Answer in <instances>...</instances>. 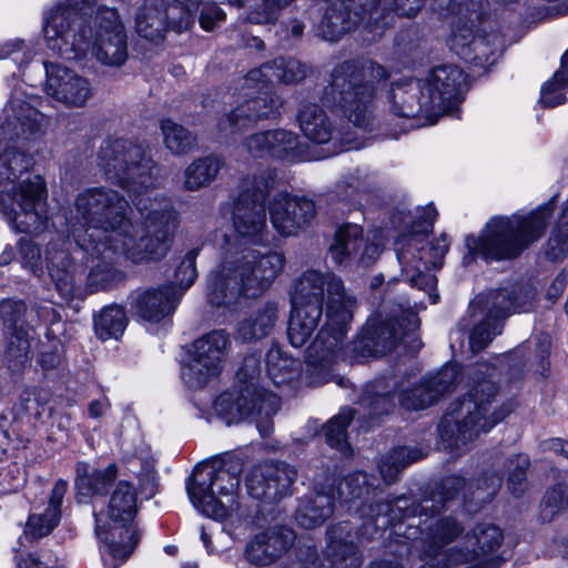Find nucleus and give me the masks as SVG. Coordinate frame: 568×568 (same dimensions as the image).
Listing matches in <instances>:
<instances>
[{"label": "nucleus", "mask_w": 568, "mask_h": 568, "mask_svg": "<svg viewBox=\"0 0 568 568\" xmlns=\"http://www.w3.org/2000/svg\"><path fill=\"white\" fill-rule=\"evenodd\" d=\"M106 180L119 184L133 199L143 219L133 224L126 216L129 203L116 191L91 187L75 199L72 237L78 254L102 260L122 254L134 263L161 260L170 250L178 227V215L168 204L152 199L155 184L153 162L142 146L129 140H106L100 148L99 162Z\"/></svg>", "instance_id": "obj_1"}, {"label": "nucleus", "mask_w": 568, "mask_h": 568, "mask_svg": "<svg viewBox=\"0 0 568 568\" xmlns=\"http://www.w3.org/2000/svg\"><path fill=\"white\" fill-rule=\"evenodd\" d=\"M274 185L273 171L261 176L248 175L241 182L233 211V225L241 244L227 251L207 278L206 296L215 307L231 308L242 300L262 296L284 270L282 253L260 250L270 241L264 196Z\"/></svg>", "instance_id": "obj_2"}, {"label": "nucleus", "mask_w": 568, "mask_h": 568, "mask_svg": "<svg viewBox=\"0 0 568 568\" xmlns=\"http://www.w3.org/2000/svg\"><path fill=\"white\" fill-rule=\"evenodd\" d=\"M325 292L326 322L307 349V359L312 365L329 363L345 354L344 337L356 308V300L345 292L339 277L332 273L306 271L291 298L287 335L294 347L303 346L317 327Z\"/></svg>", "instance_id": "obj_3"}, {"label": "nucleus", "mask_w": 568, "mask_h": 568, "mask_svg": "<svg viewBox=\"0 0 568 568\" xmlns=\"http://www.w3.org/2000/svg\"><path fill=\"white\" fill-rule=\"evenodd\" d=\"M341 505L348 511H355L364 519L361 534L355 536L349 524L344 521L328 529L325 560L317 562V555L308 550L304 559L305 568H359L362 557L355 546V540L372 539L379 528L392 525L395 520L407 515L402 514V506L392 507L383 501L382 491L371 488L367 475L356 473L344 478L337 487Z\"/></svg>", "instance_id": "obj_4"}, {"label": "nucleus", "mask_w": 568, "mask_h": 568, "mask_svg": "<svg viewBox=\"0 0 568 568\" xmlns=\"http://www.w3.org/2000/svg\"><path fill=\"white\" fill-rule=\"evenodd\" d=\"M43 32L49 49L68 59L80 58L90 50L106 65H121L126 60V37L114 10L100 11L92 41L83 26L71 28L70 12L61 6L44 17Z\"/></svg>", "instance_id": "obj_5"}, {"label": "nucleus", "mask_w": 568, "mask_h": 568, "mask_svg": "<svg viewBox=\"0 0 568 568\" xmlns=\"http://www.w3.org/2000/svg\"><path fill=\"white\" fill-rule=\"evenodd\" d=\"M462 528L452 517H430L423 530L425 560L435 561L422 568H495L499 558L495 556L503 544V530L490 523L478 524L462 541L442 555L440 548L453 540Z\"/></svg>", "instance_id": "obj_6"}, {"label": "nucleus", "mask_w": 568, "mask_h": 568, "mask_svg": "<svg viewBox=\"0 0 568 568\" xmlns=\"http://www.w3.org/2000/svg\"><path fill=\"white\" fill-rule=\"evenodd\" d=\"M306 74L305 65L296 59H278L258 69L251 70L235 87V106L219 121V131L233 135L251 128L258 120L275 116L278 102L265 91L274 80L293 83Z\"/></svg>", "instance_id": "obj_7"}, {"label": "nucleus", "mask_w": 568, "mask_h": 568, "mask_svg": "<svg viewBox=\"0 0 568 568\" xmlns=\"http://www.w3.org/2000/svg\"><path fill=\"white\" fill-rule=\"evenodd\" d=\"M388 72L372 60L338 64L325 88L323 102L337 108L351 122L364 128L382 102Z\"/></svg>", "instance_id": "obj_8"}, {"label": "nucleus", "mask_w": 568, "mask_h": 568, "mask_svg": "<svg viewBox=\"0 0 568 568\" xmlns=\"http://www.w3.org/2000/svg\"><path fill=\"white\" fill-rule=\"evenodd\" d=\"M240 478L225 465L213 462L194 469L186 483L193 507L203 516L223 523V530L237 539L251 525L246 508L237 500Z\"/></svg>", "instance_id": "obj_9"}, {"label": "nucleus", "mask_w": 568, "mask_h": 568, "mask_svg": "<svg viewBox=\"0 0 568 568\" xmlns=\"http://www.w3.org/2000/svg\"><path fill=\"white\" fill-rule=\"evenodd\" d=\"M552 215L551 205L540 206L528 213L490 217L478 235H468V253L486 260L515 258L538 241Z\"/></svg>", "instance_id": "obj_10"}, {"label": "nucleus", "mask_w": 568, "mask_h": 568, "mask_svg": "<svg viewBox=\"0 0 568 568\" xmlns=\"http://www.w3.org/2000/svg\"><path fill=\"white\" fill-rule=\"evenodd\" d=\"M510 413V407L496 398V386L491 381L479 382L468 389L463 399L453 404L439 424V436L444 448L460 449L489 432Z\"/></svg>", "instance_id": "obj_11"}, {"label": "nucleus", "mask_w": 568, "mask_h": 568, "mask_svg": "<svg viewBox=\"0 0 568 568\" xmlns=\"http://www.w3.org/2000/svg\"><path fill=\"white\" fill-rule=\"evenodd\" d=\"M30 166V159L14 149H7L0 155V209L20 232L39 233L47 222V190L41 176L23 180L16 186V179Z\"/></svg>", "instance_id": "obj_12"}, {"label": "nucleus", "mask_w": 568, "mask_h": 568, "mask_svg": "<svg viewBox=\"0 0 568 568\" xmlns=\"http://www.w3.org/2000/svg\"><path fill=\"white\" fill-rule=\"evenodd\" d=\"M466 82L464 72L454 64L434 68L423 81L416 82L409 91L392 88L386 94L394 114L398 116L454 114L460 102Z\"/></svg>", "instance_id": "obj_13"}, {"label": "nucleus", "mask_w": 568, "mask_h": 568, "mask_svg": "<svg viewBox=\"0 0 568 568\" xmlns=\"http://www.w3.org/2000/svg\"><path fill=\"white\" fill-rule=\"evenodd\" d=\"M436 215L437 211L432 204L416 209L413 231L395 243L397 258L406 281L412 286L425 291L430 304H436L439 298L435 291L437 280L435 275L423 272V268L440 267L448 250V240L445 235L432 241L428 239L427 232Z\"/></svg>", "instance_id": "obj_14"}, {"label": "nucleus", "mask_w": 568, "mask_h": 568, "mask_svg": "<svg viewBox=\"0 0 568 568\" xmlns=\"http://www.w3.org/2000/svg\"><path fill=\"white\" fill-rule=\"evenodd\" d=\"M138 505L133 485L121 480L111 494L106 510L95 515V532L105 568H118L133 552L140 538L133 525Z\"/></svg>", "instance_id": "obj_15"}, {"label": "nucleus", "mask_w": 568, "mask_h": 568, "mask_svg": "<svg viewBox=\"0 0 568 568\" xmlns=\"http://www.w3.org/2000/svg\"><path fill=\"white\" fill-rule=\"evenodd\" d=\"M255 371H258V361L254 356L245 358L239 373L245 379V387L221 394L213 403V410L226 425L252 422L260 434L266 436L280 407V397L254 382Z\"/></svg>", "instance_id": "obj_16"}, {"label": "nucleus", "mask_w": 568, "mask_h": 568, "mask_svg": "<svg viewBox=\"0 0 568 568\" xmlns=\"http://www.w3.org/2000/svg\"><path fill=\"white\" fill-rule=\"evenodd\" d=\"M230 345L223 331H213L193 342L181 377L191 389H199L215 379L223 367Z\"/></svg>", "instance_id": "obj_17"}, {"label": "nucleus", "mask_w": 568, "mask_h": 568, "mask_svg": "<svg viewBox=\"0 0 568 568\" xmlns=\"http://www.w3.org/2000/svg\"><path fill=\"white\" fill-rule=\"evenodd\" d=\"M418 327L419 320L410 311L381 324L375 318H369L358 342L363 346L361 355L381 356L399 341L408 344L412 351H416L420 347L416 336Z\"/></svg>", "instance_id": "obj_18"}, {"label": "nucleus", "mask_w": 568, "mask_h": 568, "mask_svg": "<svg viewBox=\"0 0 568 568\" xmlns=\"http://www.w3.org/2000/svg\"><path fill=\"white\" fill-rule=\"evenodd\" d=\"M473 316L478 322L474 327L469 345L473 352H479L501 332L503 320L511 312H526L525 306L513 304L505 292H491L477 296L470 304Z\"/></svg>", "instance_id": "obj_19"}, {"label": "nucleus", "mask_w": 568, "mask_h": 568, "mask_svg": "<svg viewBox=\"0 0 568 568\" xmlns=\"http://www.w3.org/2000/svg\"><path fill=\"white\" fill-rule=\"evenodd\" d=\"M0 313L6 333L9 335L7 346L8 367L12 372L20 371L30 348V324L27 306L21 301L7 300L1 303Z\"/></svg>", "instance_id": "obj_20"}, {"label": "nucleus", "mask_w": 568, "mask_h": 568, "mask_svg": "<svg viewBox=\"0 0 568 568\" xmlns=\"http://www.w3.org/2000/svg\"><path fill=\"white\" fill-rule=\"evenodd\" d=\"M296 470L287 464H264L253 468L246 478L248 494L267 503H275L292 493Z\"/></svg>", "instance_id": "obj_21"}, {"label": "nucleus", "mask_w": 568, "mask_h": 568, "mask_svg": "<svg viewBox=\"0 0 568 568\" xmlns=\"http://www.w3.org/2000/svg\"><path fill=\"white\" fill-rule=\"evenodd\" d=\"M460 369L456 365L445 366L436 375L418 385L403 389L399 393V404L408 410L424 409L453 388L460 387L457 382Z\"/></svg>", "instance_id": "obj_22"}, {"label": "nucleus", "mask_w": 568, "mask_h": 568, "mask_svg": "<svg viewBox=\"0 0 568 568\" xmlns=\"http://www.w3.org/2000/svg\"><path fill=\"white\" fill-rule=\"evenodd\" d=\"M45 91L68 106H82L91 98L92 89L88 79L74 71L52 63H45Z\"/></svg>", "instance_id": "obj_23"}, {"label": "nucleus", "mask_w": 568, "mask_h": 568, "mask_svg": "<svg viewBox=\"0 0 568 568\" xmlns=\"http://www.w3.org/2000/svg\"><path fill=\"white\" fill-rule=\"evenodd\" d=\"M273 226L282 235H294L315 216V204L307 199L292 197L282 193L270 205Z\"/></svg>", "instance_id": "obj_24"}, {"label": "nucleus", "mask_w": 568, "mask_h": 568, "mask_svg": "<svg viewBox=\"0 0 568 568\" xmlns=\"http://www.w3.org/2000/svg\"><path fill=\"white\" fill-rule=\"evenodd\" d=\"M45 263L50 277L59 293L69 300L73 296L77 285L82 281L83 270L70 260V254L62 244L51 243L45 248Z\"/></svg>", "instance_id": "obj_25"}, {"label": "nucleus", "mask_w": 568, "mask_h": 568, "mask_svg": "<svg viewBox=\"0 0 568 568\" xmlns=\"http://www.w3.org/2000/svg\"><path fill=\"white\" fill-rule=\"evenodd\" d=\"M182 297V291H173L161 286L136 292L133 296V307L148 322L159 323L171 315Z\"/></svg>", "instance_id": "obj_26"}, {"label": "nucleus", "mask_w": 568, "mask_h": 568, "mask_svg": "<svg viewBox=\"0 0 568 568\" xmlns=\"http://www.w3.org/2000/svg\"><path fill=\"white\" fill-rule=\"evenodd\" d=\"M293 539L294 532L290 528L271 527L247 545L246 557L257 566L270 565L281 557Z\"/></svg>", "instance_id": "obj_27"}, {"label": "nucleus", "mask_w": 568, "mask_h": 568, "mask_svg": "<svg viewBox=\"0 0 568 568\" xmlns=\"http://www.w3.org/2000/svg\"><path fill=\"white\" fill-rule=\"evenodd\" d=\"M296 135L285 130H273L251 135L245 148L252 158H285L295 150Z\"/></svg>", "instance_id": "obj_28"}, {"label": "nucleus", "mask_w": 568, "mask_h": 568, "mask_svg": "<svg viewBox=\"0 0 568 568\" xmlns=\"http://www.w3.org/2000/svg\"><path fill=\"white\" fill-rule=\"evenodd\" d=\"M67 491V483L58 481L52 488L48 505L29 517L24 534L33 539L49 535L59 524L61 504Z\"/></svg>", "instance_id": "obj_29"}, {"label": "nucleus", "mask_w": 568, "mask_h": 568, "mask_svg": "<svg viewBox=\"0 0 568 568\" xmlns=\"http://www.w3.org/2000/svg\"><path fill=\"white\" fill-rule=\"evenodd\" d=\"M193 22V18L187 14L182 17L178 22L170 21L166 23L161 11L154 4H144L135 20L138 33L151 41L162 39L169 26L181 32L187 30Z\"/></svg>", "instance_id": "obj_30"}, {"label": "nucleus", "mask_w": 568, "mask_h": 568, "mask_svg": "<svg viewBox=\"0 0 568 568\" xmlns=\"http://www.w3.org/2000/svg\"><path fill=\"white\" fill-rule=\"evenodd\" d=\"M363 248V229L357 224H344L336 230L334 242L329 246V255L339 265L356 264L358 253Z\"/></svg>", "instance_id": "obj_31"}, {"label": "nucleus", "mask_w": 568, "mask_h": 568, "mask_svg": "<svg viewBox=\"0 0 568 568\" xmlns=\"http://www.w3.org/2000/svg\"><path fill=\"white\" fill-rule=\"evenodd\" d=\"M43 115L30 106L29 104H17L11 102V105L6 109V120L0 124V129L19 134H32L42 124Z\"/></svg>", "instance_id": "obj_32"}, {"label": "nucleus", "mask_w": 568, "mask_h": 568, "mask_svg": "<svg viewBox=\"0 0 568 568\" xmlns=\"http://www.w3.org/2000/svg\"><path fill=\"white\" fill-rule=\"evenodd\" d=\"M345 2H331L316 27V34L326 41H337L355 22L347 12Z\"/></svg>", "instance_id": "obj_33"}, {"label": "nucleus", "mask_w": 568, "mask_h": 568, "mask_svg": "<svg viewBox=\"0 0 568 568\" xmlns=\"http://www.w3.org/2000/svg\"><path fill=\"white\" fill-rule=\"evenodd\" d=\"M276 320L277 306L272 302H267L240 323L237 335L244 342L262 338L272 332Z\"/></svg>", "instance_id": "obj_34"}, {"label": "nucleus", "mask_w": 568, "mask_h": 568, "mask_svg": "<svg viewBox=\"0 0 568 568\" xmlns=\"http://www.w3.org/2000/svg\"><path fill=\"white\" fill-rule=\"evenodd\" d=\"M300 128L304 135L315 143H327L332 139V125L321 108L315 104L303 106L298 114Z\"/></svg>", "instance_id": "obj_35"}, {"label": "nucleus", "mask_w": 568, "mask_h": 568, "mask_svg": "<svg viewBox=\"0 0 568 568\" xmlns=\"http://www.w3.org/2000/svg\"><path fill=\"white\" fill-rule=\"evenodd\" d=\"M332 510V497L326 494H315L301 504L296 520L300 526L311 529L322 525L331 516Z\"/></svg>", "instance_id": "obj_36"}, {"label": "nucleus", "mask_w": 568, "mask_h": 568, "mask_svg": "<svg viewBox=\"0 0 568 568\" xmlns=\"http://www.w3.org/2000/svg\"><path fill=\"white\" fill-rule=\"evenodd\" d=\"M155 459L148 446L140 448L139 453L128 460V467L140 481L141 493L151 497L155 493L156 473L154 469Z\"/></svg>", "instance_id": "obj_37"}, {"label": "nucleus", "mask_w": 568, "mask_h": 568, "mask_svg": "<svg viewBox=\"0 0 568 568\" xmlns=\"http://www.w3.org/2000/svg\"><path fill=\"white\" fill-rule=\"evenodd\" d=\"M298 363L287 356L278 346H272L266 354L267 378L280 386L295 378Z\"/></svg>", "instance_id": "obj_38"}, {"label": "nucleus", "mask_w": 568, "mask_h": 568, "mask_svg": "<svg viewBox=\"0 0 568 568\" xmlns=\"http://www.w3.org/2000/svg\"><path fill=\"white\" fill-rule=\"evenodd\" d=\"M220 168L221 162L215 156L194 160L184 171V187L196 191L209 185L217 175Z\"/></svg>", "instance_id": "obj_39"}, {"label": "nucleus", "mask_w": 568, "mask_h": 568, "mask_svg": "<svg viewBox=\"0 0 568 568\" xmlns=\"http://www.w3.org/2000/svg\"><path fill=\"white\" fill-rule=\"evenodd\" d=\"M161 131L165 148L174 155L186 154L196 144V138L192 132L170 119L161 121Z\"/></svg>", "instance_id": "obj_40"}, {"label": "nucleus", "mask_w": 568, "mask_h": 568, "mask_svg": "<svg viewBox=\"0 0 568 568\" xmlns=\"http://www.w3.org/2000/svg\"><path fill=\"white\" fill-rule=\"evenodd\" d=\"M126 326V316L121 306H109L94 318V329L99 338H119Z\"/></svg>", "instance_id": "obj_41"}, {"label": "nucleus", "mask_w": 568, "mask_h": 568, "mask_svg": "<svg viewBox=\"0 0 568 568\" xmlns=\"http://www.w3.org/2000/svg\"><path fill=\"white\" fill-rule=\"evenodd\" d=\"M116 475L114 464L108 465L104 469H97L90 476L79 473L77 478V488L79 495L88 497L90 495L102 494L106 487L113 481Z\"/></svg>", "instance_id": "obj_42"}, {"label": "nucleus", "mask_w": 568, "mask_h": 568, "mask_svg": "<svg viewBox=\"0 0 568 568\" xmlns=\"http://www.w3.org/2000/svg\"><path fill=\"white\" fill-rule=\"evenodd\" d=\"M353 416V409L345 408L326 424L324 432L329 446L341 452L348 450V444L346 443V428L352 422Z\"/></svg>", "instance_id": "obj_43"}, {"label": "nucleus", "mask_w": 568, "mask_h": 568, "mask_svg": "<svg viewBox=\"0 0 568 568\" xmlns=\"http://www.w3.org/2000/svg\"><path fill=\"white\" fill-rule=\"evenodd\" d=\"M419 459L417 452L400 447L395 449L379 465V471L385 483H393L398 475L400 468Z\"/></svg>", "instance_id": "obj_44"}, {"label": "nucleus", "mask_w": 568, "mask_h": 568, "mask_svg": "<svg viewBox=\"0 0 568 568\" xmlns=\"http://www.w3.org/2000/svg\"><path fill=\"white\" fill-rule=\"evenodd\" d=\"M526 23L544 22L568 16V2H523Z\"/></svg>", "instance_id": "obj_45"}, {"label": "nucleus", "mask_w": 568, "mask_h": 568, "mask_svg": "<svg viewBox=\"0 0 568 568\" xmlns=\"http://www.w3.org/2000/svg\"><path fill=\"white\" fill-rule=\"evenodd\" d=\"M452 44L454 49L457 51V54H460L464 59H470L468 54L465 52V49L475 52L474 61L478 64H484L489 62V54L494 51L488 48L485 39L481 37H473L470 42L466 41V36L459 31L453 34Z\"/></svg>", "instance_id": "obj_46"}, {"label": "nucleus", "mask_w": 568, "mask_h": 568, "mask_svg": "<svg viewBox=\"0 0 568 568\" xmlns=\"http://www.w3.org/2000/svg\"><path fill=\"white\" fill-rule=\"evenodd\" d=\"M566 507H568V487L559 485L546 493L540 505V516L542 520L550 521Z\"/></svg>", "instance_id": "obj_47"}, {"label": "nucleus", "mask_w": 568, "mask_h": 568, "mask_svg": "<svg viewBox=\"0 0 568 568\" xmlns=\"http://www.w3.org/2000/svg\"><path fill=\"white\" fill-rule=\"evenodd\" d=\"M196 276L195 253L189 252L176 267L174 285L165 286L173 291H182L183 295L184 292L194 283Z\"/></svg>", "instance_id": "obj_48"}, {"label": "nucleus", "mask_w": 568, "mask_h": 568, "mask_svg": "<svg viewBox=\"0 0 568 568\" xmlns=\"http://www.w3.org/2000/svg\"><path fill=\"white\" fill-rule=\"evenodd\" d=\"M568 88V79L562 74L555 79V74L541 88L540 103L548 108H554L566 102L564 91Z\"/></svg>", "instance_id": "obj_49"}, {"label": "nucleus", "mask_w": 568, "mask_h": 568, "mask_svg": "<svg viewBox=\"0 0 568 568\" xmlns=\"http://www.w3.org/2000/svg\"><path fill=\"white\" fill-rule=\"evenodd\" d=\"M529 465V459L525 454H518L509 460L508 465V485L513 494H519L524 489L525 470Z\"/></svg>", "instance_id": "obj_50"}, {"label": "nucleus", "mask_w": 568, "mask_h": 568, "mask_svg": "<svg viewBox=\"0 0 568 568\" xmlns=\"http://www.w3.org/2000/svg\"><path fill=\"white\" fill-rule=\"evenodd\" d=\"M20 253L23 266L30 270L36 276L43 275V261L39 248L29 241L20 242Z\"/></svg>", "instance_id": "obj_51"}, {"label": "nucleus", "mask_w": 568, "mask_h": 568, "mask_svg": "<svg viewBox=\"0 0 568 568\" xmlns=\"http://www.w3.org/2000/svg\"><path fill=\"white\" fill-rule=\"evenodd\" d=\"M384 241L379 232H374L366 242L363 241V248L358 253L356 264L368 266L379 256Z\"/></svg>", "instance_id": "obj_52"}, {"label": "nucleus", "mask_w": 568, "mask_h": 568, "mask_svg": "<svg viewBox=\"0 0 568 568\" xmlns=\"http://www.w3.org/2000/svg\"><path fill=\"white\" fill-rule=\"evenodd\" d=\"M115 277V273L109 263H98L92 266L88 282L93 290H106Z\"/></svg>", "instance_id": "obj_53"}, {"label": "nucleus", "mask_w": 568, "mask_h": 568, "mask_svg": "<svg viewBox=\"0 0 568 568\" xmlns=\"http://www.w3.org/2000/svg\"><path fill=\"white\" fill-rule=\"evenodd\" d=\"M20 568H67V565L62 557L43 552L28 556L21 561Z\"/></svg>", "instance_id": "obj_54"}, {"label": "nucleus", "mask_w": 568, "mask_h": 568, "mask_svg": "<svg viewBox=\"0 0 568 568\" xmlns=\"http://www.w3.org/2000/svg\"><path fill=\"white\" fill-rule=\"evenodd\" d=\"M280 10L281 2H257L247 19L252 23H270L277 18Z\"/></svg>", "instance_id": "obj_55"}, {"label": "nucleus", "mask_w": 568, "mask_h": 568, "mask_svg": "<svg viewBox=\"0 0 568 568\" xmlns=\"http://www.w3.org/2000/svg\"><path fill=\"white\" fill-rule=\"evenodd\" d=\"M201 8L200 26L205 31H211L214 26L225 19V12L215 2H203Z\"/></svg>", "instance_id": "obj_56"}, {"label": "nucleus", "mask_w": 568, "mask_h": 568, "mask_svg": "<svg viewBox=\"0 0 568 568\" xmlns=\"http://www.w3.org/2000/svg\"><path fill=\"white\" fill-rule=\"evenodd\" d=\"M382 17V12L378 8H375L371 13L367 20L364 18L361 19V24H363V29L367 31L371 36L364 37L365 41H375L379 37H382L384 27L386 24L385 21L379 22V18ZM382 20H385L383 18Z\"/></svg>", "instance_id": "obj_57"}, {"label": "nucleus", "mask_w": 568, "mask_h": 568, "mask_svg": "<svg viewBox=\"0 0 568 568\" xmlns=\"http://www.w3.org/2000/svg\"><path fill=\"white\" fill-rule=\"evenodd\" d=\"M23 47V41L13 39L0 42V60L10 58L12 54L19 52Z\"/></svg>", "instance_id": "obj_58"}, {"label": "nucleus", "mask_w": 568, "mask_h": 568, "mask_svg": "<svg viewBox=\"0 0 568 568\" xmlns=\"http://www.w3.org/2000/svg\"><path fill=\"white\" fill-rule=\"evenodd\" d=\"M567 284V278L564 273L558 274L557 277L552 281L549 290H548V297L550 301H556L559 295L564 292Z\"/></svg>", "instance_id": "obj_59"}, {"label": "nucleus", "mask_w": 568, "mask_h": 568, "mask_svg": "<svg viewBox=\"0 0 568 568\" xmlns=\"http://www.w3.org/2000/svg\"><path fill=\"white\" fill-rule=\"evenodd\" d=\"M494 368L486 364H481L478 371L471 376L470 382L466 385L469 389L474 385V379H479V382L488 381L486 377L493 376ZM462 389H465V386H462Z\"/></svg>", "instance_id": "obj_60"}, {"label": "nucleus", "mask_w": 568, "mask_h": 568, "mask_svg": "<svg viewBox=\"0 0 568 568\" xmlns=\"http://www.w3.org/2000/svg\"><path fill=\"white\" fill-rule=\"evenodd\" d=\"M109 407L106 399L93 400L89 406V415L93 418L100 417Z\"/></svg>", "instance_id": "obj_61"}, {"label": "nucleus", "mask_w": 568, "mask_h": 568, "mask_svg": "<svg viewBox=\"0 0 568 568\" xmlns=\"http://www.w3.org/2000/svg\"><path fill=\"white\" fill-rule=\"evenodd\" d=\"M201 539L209 554H216L222 550L220 547H216L212 544L210 535L206 532V529L204 527L202 528L201 531Z\"/></svg>", "instance_id": "obj_62"}, {"label": "nucleus", "mask_w": 568, "mask_h": 568, "mask_svg": "<svg viewBox=\"0 0 568 568\" xmlns=\"http://www.w3.org/2000/svg\"><path fill=\"white\" fill-rule=\"evenodd\" d=\"M13 258V252L12 250H4L1 254H0V264L1 265H6L8 263H10V261Z\"/></svg>", "instance_id": "obj_63"}, {"label": "nucleus", "mask_w": 568, "mask_h": 568, "mask_svg": "<svg viewBox=\"0 0 568 568\" xmlns=\"http://www.w3.org/2000/svg\"><path fill=\"white\" fill-rule=\"evenodd\" d=\"M374 568H403L400 564L396 561H381L375 565Z\"/></svg>", "instance_id": "obj_64"}]
</instances>
